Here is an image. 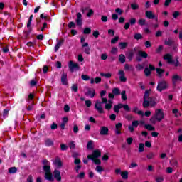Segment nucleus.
Wrapping results in <instances>:
<instances>
[{
  "instance_id": "bf43d9fd",
  "label": "nucleus",
  "mask_w": 182,
  "mask_h": 182,
  "mask_svg": "<svg viewBox=\"0 0 182 182\" xmlns=\"http://www.w3.org/2000/svg\"><path fill=\"white\" fill-rule=\"evenodd\" d=\"M122 127H123V124H122L120 122L118 124H116V125H115V129H117L120 130V129H122Z\"/></svg>"
},
{
  "instance_id": "f03ea898",
  "label": "nucleus",
  "mask_w": 182,
  "mask_h": 182,
  "mask_svg": "<svg viewBox=\"0 0 182 182\" xmlns=\"http://www.w3.org/2000/svg\"><path fill=\"white\" fill-rule=\"evenodd\" d=\"M163 119H164V112L161 109H158L155 110V113L150 118L149 122L152 124H156L157 122H161Z\"/></svg>"
},
{
  "instance_id": "09e8293b",
  "label": "nucleus",
  "mask_w": 182,
  "mask_h": 182,
  "mask_svg": "<svg viewBox=\"0 0 182 182\" xmlns=\"http://www.w3.org/2000/svg\"><path fill=\"white\" fill-rule=\"evenodd\" d=\"M81 79H82V80L87 81V80H89L90 79V77H89V75H82L81 76Z\"/></svg>"
},
{
  "instance_id": "774afa93",
  "label": "nucleus",
  "mask_w": 182,
  "mask_h": 182,
  "mask_svg": "<svg viewBox=\"0 0 182 182\" xmlns=\"http://www.w3.org/2000/svg\"><path fill=\"white\" fill-rule=\"evenodd\" d=\"M132 126L134 127H137V126H139V121H133L132 122Z\"/></svg>"
},
{
  "instance_id": "864d4df0",
  "label": "nucleus",
  "mask_w": 182,
  "mask_h": 182,
  "mask_svg": "<svg viewBox=\"0 0 182 182\" xmlns=\"http://www.w3.org/2000/svg\"><path fill=\"white\" fill-rule=\"evenodd\" d=\"M71 89L73 92H77V89H78L77 85L76 84L73 85V86L71 87Z\"/></svg>"
},
{
  "instance_id": "5fc2aeb1",
  "label": "nucleus",
  "mask_w": 182,
  "mask_h": 182,
  "mask_svg": "<svg viewBox=\"0 0 182 182\" xmlns=\"http://www.w3.org/2000/svg\"><path fill=\"white\" fill-rule=\"evenodd\" d=\"M60 149L63 151H65V150H68V146L65 145V144H61Z\"/></svg>"
},
{
  "instance_id": "e433bc0d",
  "label": "nucleus",
  "mask_w": 182,
  "mask_h": 182,
  "mask_svg": "<svg viewBox=\"0 0 182 182\" xmlns=\"http://www.w3.org/2000/svg\"><path fill=\"white\" fill-rule=\"evenodd\" d=\"M156 73H158V75H159L160 77H161V75H163V73H164V70H163L161 68H156Z\"/></svg>"
},
{
  "instance_id": "680f3d73",
  "label": "nucleus",
  "mask_w": 182,
  "mask_h": 182,
  "mask_svg": "<svg viewBox=\"0 0 182 182\" xmlns=\"http://www.w3.org/2000/svg\"><path fill=\"white\" fill-rule=\"evenodd\" d=\"M26 182H33V176L32 175L28 176Z\"/></svg>"
},
{
  "instance_id": "a18cd8bd",
  "label": "nucleus",
  "mask_w": 182,
  "mask_h": 182,
  "mask_svg": "<svg viewBox=\"0 0 182 182\" xmlns=\"http://www.w3.org/2000/svg\"><path fill=\"white\" fill-rule=\"evenodd\" d=\"M85 176H86L85 172H81V173H80V174H78L77 176V178H80L82 180V179L85 178Z\"/></svg>"
},
{
  "instance_id": "393cba45",
  "label": "nucleus",
  "mask_w": 182,
  "mask_h": 182,
  "mask_svg": "<svg viewBox=\"0 0 182 182\" xmlns=\"http://www.w3.org/2000/svg\"><path fill=\"white\" fill-rule=\"evenodd\" d=\"M124 68L125 70H134V68H133V65H130L129 64H125Z\"/></svg>"
},
{
  "instance_id": "473e14b6",
  "label": "nucleus",
  "mask_w": 182,
  "mask_h": 182,
  "mask_svg": "<svg viewBox=\"0 0 182 182\" xmlns=\"http://www.w3.org/2000/svg\"><path fill=\"white\" fill-rule=\"evenodd\" d=\"M87 149L88 150H92V149H93V141H90L87 143Z\"/></svg>"
},
{
  "instance_id": "a878e982",
  "label": "nucleus",
  "mask_w": 182,
  "mask_h": 182,
  "mask_svg": "<svg viewBox=\"0 0 182 182\" xmlns=\"http://www.w3.org/2000/svg\"><path fill=\"white\" fill-rule=\"evenodd\" d=\"M138 53L139 56H141V58H144V59L147 58V56H149L147 53H146L145 51H139Z\"/></svg>"
},
{
  "instance_id": "1a4fd4ad",
  "label": "nucleus",
  "mask_w": 182,
  "mask_h": 182,
  "mask_svg": "<svg viewBox=\"0 0 182 182\" xmlns=\"http://www.w3.org/2000/svg\"><path fill=\"white\" fill-rule=\"evenodd\" d=\"M178 82H182L181 76L178 75V74H174L172 76V83L173 85H176Z\"/></svg>"
},
{
  "instance_id": "39448f33",
  "label": "nucleus",
  "mask_w": 182,
  "mask_h": 182,
  "mask_svg": "<svg viewBox=\"0 0 182 182\" xmlns=\"http://www.w3.org/2000/svg\"><path fill=\"white\" fill-rule=\"evenodd\" d=\"M159 92H162V90H166L167 89V82L163 80L158 83V86L156 87Z\"/></svg>"
},
{
  "instance_id": "69168bd1",
  "label": "nucleus",
  "mask_w": 182,
  "mask_h": 182,
  "mask_svg": "<svg viewBox=\"0 0 182 182\" xmlns=\"http://www.w3.org/2000/svg\"><path fill=\"white\" fill-rule=\"evenodd\" d=\"M85 105H86L87 107H90L92 106V102H90V100H86Z\"/></svg>"
},
{
  "instance_id": "2f4dec72",
  "label": "nucleus",
  "mask_w": 182,
  "mask_h": 182,
  "mask_svg": "<svg viewBox=\"0 0 182 182\" xmlns=\"http://www.w3.org/2000/svg\"><path fill=\"white\" fill-rule=\"evenodd\" d=\"M145 127L146 129H147V130H149L151 132L156 130V128H154V127L151 126V124H146Z\"/></svg>"
},
{
  "instance_id": "aec40b11",
  "label": "nucleus",
  "mask_w": 182,
  "mask_h": 182,
  "mask_svg": "<svg viewBox=\"0 0 182 182\" xmlns=\"http://www.w3.org/2000/svg\"><path fill=\"white\" fill-rule=\"evenodd\" d=\"M164 59L168 61V63H174V61H173V56L170 54H166L164 55Z\"/></svg>"
},
{
  "instance_id": "c756f323",
  "label": "nucleus",
  "mask_w": 182,
  "mask_h": 182,
  "mask_svg": "<svg viewBox=\"0 0 182 182\" xmlns=\"http://www.w3.org/2000/svg\"><path fill=\"white\" fill-rule=\"evenodd\" d=\"M144 72L145 73V76H150V75H151V71L147 67L145 68Z\"/></svg>"
},
{
  "instance_id": "e2e57ef3",
  "label": "nucleus",
  "mask_w": 182,
  "mask_h": 182,
  "mask_svg": "<svg viewBox=\"0 0 182 182\" xmlns=\"http://www.w3.org/2000/svg\"><path fill=\"white\" fill-rule=\"evenodd\" d=\"M114 112H115V113H119V112H120V108H119L118 105L114 106Z\"/></svg>"
},
{
  "instance_id": "9d476101",
  "label": "nucleus",
  "mask_w": 182,
  "mask_h": 182,
  "mask_svg": "<svg viewBox=\"0 0 182 182\" xmlns=\"http://www.w3.org/2000/svg\"><path fill=\"white\" fill-rule=\"evenodd\" d=\"M148 99H150V90H146L144 95L143 107H146V106H147V104L149 103L147 102Z\"/></svg>"
},
{
  "instance_id": "7ed1b4c3",
  "label": "nucleus",
  "mask_w": 182,
  "mask_h": 182,
  "mask_svg": "<svg viewBox=\"0 0 182 182\" xmlns=\"http://www.w3.org/2000/svg\"><path fill=\"white\" fill-rule=\"evenodd\" d=\"M100 156H102V152L99 150H95L92 155L87 156V159L88 160H92L95 164H102L100 159H98Z\"/></svg>"
},
{
  "instance_id": "0e129e2a",
  "label": "nucleus",
  "mask_w": 182,
  "mask_h": 182,
  "mask_svg": "<svg viewBox=\"0 0 182 182\" xmlns=\"http://www.w3.org/2000/svg\"><path fill=\"white\" fill-rule=\"evenodd\" d=\"M70 149H75L76 147V145L75 144V142L71 141L69 143Z\"/></svg>"
},
{
  "instance_id": "412c9836",
  "label": "nucleus",
  "mask_w": 182,
  "mask_h": 182,
  "mask_svg": "<svg viewBox=\"0 0 182 182\" xmlns=\"http://www.w3.org/2000/svg\"><path fill=\"white\" fill-rule=\"evenodd\" d=\"M134 113L138 114L139 116H144V112L141 110H139V108L137 107H134L133 108Z\"/></svg>"
},
{
  "instance_id": "c03bdc74",
  "label": "nucleus",
  "mask_w": 182,
  "mask_h": 182,
  "mask_svg": "<svg viewBox=\"0 0 182 182\" xmlns=\"http://www.w3.org/2000/svg\"><path fill=\"white\" fill-rule=\"evenodd\" d=\"M126 141H127V144L128 146H130L133 143V138L129 137V138L127 139Z\"/></svg>"
},
{
  "instance_id": "b1692460",
  "label": "nucleus",
  "mask_w": 182,
  "mask_h": 182,
  "mask_svg": "<svg viewBox=\"0 0 182 182\" xmlns=\"http://www.w3.org/2000/svg\"><path fill=\"white\" fill-rule=\"evenodd\" d=\"M62 43H63V40H61L60 41H57V44L55 47V51L58 52V50H59V48H60V46H62Z\"/></svg>"
},
{
  "instance_id": "cd10ccee",
  "label": "nucleus",
  "mask_w": 182,
  "mask_h": 182,
  "mask_svg": "<svg viewBox=\"0 0 182 182\" xmlns=\"http://www.w3.org/2000/svg\"><path fill=\"white\" fill-rule=\"evenodd\" d=\"M119 59L121 63H124V62H126V56L123 54L119 55Z\"/></svg>"
},
{
  "instance_id": "dca6fc26",
  "label": "nucleus",
  "mask_w": 182,
  "mask_h": 182,
  "mask_svg": "<svg viewBox=\"0 0 182 182\" xmlns=\"http://www.w3.org/2000/svg\"><path fill=\"white\" fill-rule=\"evenodd\" d=\"M53 175L57 181H60L62 180V176H60V171H59V170H54Z\"/></svg>"
},
{
  "instance_id": "f704fd0d",
  "label": "nucleus",
  "mask_w": 182,
  "mask_h": 182,
  "mask_svg": "<svg viewBox=\"0 0 182 182\" xmlns=\"http://www.w3.org/2000/svg\"><path fill=\"white\" fill-rule=\"evenodd\" d=\"M172 113H173V114H175V117H178V116H181V114L178 113V109H173Z\"/></svg>"
},
{
  "instance_id": "f3484780",
  "label": "nucleus",
  "mask_w": 182,
  "mask_h": 182,
  "mask_svg": "<svg viewBox=\"0 0 182 182\" xmlns=\"http://www.w3.org/2000/svg\"><path fill=\"white\" fill-rule=\"evenodd\" d=\"M95 94H96V91L94 89L88 90L87 92L85 93L86 96H89L92 99L95 97Z\"/></svg>"
},
{
  "instance_id": "4d7b16f0",
  "label": "nucleus",
  "mask_w": 182,
  "mask_h": 182,
  "mask_svg": "<svg viewBox=\"0 0 182 182\" xmlns=\"http://www.w3.org/2000/svg\"><path fill=\"white\" fill-rule=\"evenodd\" d=\"M170 4H171V0H165V2L164 4V6H169Z\"/></svg>"
},
{
  "instance_id": "f257e3e1",
  "label": "nucleus",
  "mask_w": 182,
  "mask_h": 182,
  "mask_svg": "<svg viewBox=\"0 0 182 182\" xmlns=\"http://www.w3.org/2000/svg\"><path fill=\"white\" fill-rule=\"evenodd\" d=\"M43 170L45 171V178L46 180H48V181H53V175L50 171V163L48 161V160L45 159L43 161Z\"/></svg>"
},
{
  "instance_id": "6e6d98bb",
  "label": "nucleus",
  "mask_w": 182,
  "mask_h": 182,
  "mask_svg": "<svg viewBox=\"0 0 182 182\" xmlns=\"http://www.w3.org/2000/svg\"><path fill=\"white\" fill-rule=\"evenodd\" d=\"M173 16L175 19H177V18H178V16H180V12L179 11H175L173 14Z\"/></svg>"
},
{
  "instance_id": "bb28decb",
  "label": "nucleus",
  "mask_w": 182,
  "mask_h": 182,
  "mask_svg": "<svg viewBox=\"0 0 182 182\" xmlns=\"http://www.w3.org/2000/svg\"><path fill=\"white\" fill-rule=\"evenodd\" d=\"M134 39H136V41H139V39H143V36L141 33H135L134 35Z\"/></svg>"
},
{
  "instance_id": "4be33fe9",
  "label": "nucleus",
  "mask_w": 182,
  "mask_h": 182,
  "mask_svg": "<svg viewBox=\"0 0 182 182\" xmlns=\"http://www.w3.org/2000/svg\"><path fill=\"white\" fill-rule=\"evenodd\" d=\"M121 176L124 180H127V178H129V172H127V171L121 172Z\"/></svg>"
},
{
  "instance_id": "ddd939ff",
  "label": "nucleus",
  "mask_w": 182,
  "mask_h": 182,
  "mask_svg": "<svg viewBox=\"0 0 182 182\" xmlns=\"http://www.w3.org/2000/svg\"><path fill=\"white\" fill-rule=\"evenodd\" d=\"M53 162L54 166H55L57 168H62L63 164L62 163V160H60L59 157L55 158V159L53 160Z\"/></svg>"
},
{
  "instance_id": "603ef678",
  "label": "nucleus",
  "mask_w": 182,
  "mask_h": 182,
  "mask_svg": "<svg viewBox=\"0 0 182 182\" xmlns=\"http://www.w3.org/2000/svg\"><path fill=\"white\" fill-rule=\"evenodd\" d=\"M68 28H76V23H75L73 21H71L68 24Z\"/></svg>"
},
{
  "instance_id": "423d86ee",
  "label": "nucleus",
  "mask_w": 182,
  "mask_h": 182,
  "mask_svg": "<svg viewBox=\"0 0 182 182\" xmlns=\"http://www.w3.org/2000/svg\"><path fill=\"white\" fill-rule=\"evenodd\" d=\"M102 103H105V109L106 110H110L113 106V101L109 100L107 102V99L102 97Z\"/></svg>"
},
{
  "instance_id": "de8ad7c7",
  "label": "nucleus",
  "mask_w": 182,
  "mask_h": 182,
  "mask_svg": "<svg viewBox=\"0 0 182 182\" xmlns=\"http://www.w3.org/2000/svg\"><path fill=\"white\" fill-rule=\"evenodd\" d=\"M131 8L133 9V11H136V9H139V4H132Z\"/></svg>"
},
{
  "instance_id": "7c9ffc66",
  "label": "nucleus",
  "mask_w": 182,
  "mask_h": 182,
  "mask_svg": "<svg viewBox=\"0 0 182 182\" xmlns=\"http://www.w3.org/2000/svg\"><path fill=\"white\" fill-rule=\"evenodd\" d=\"M144 151V144L140 143L139 146V152L143 153Z\"/></svg>"
},
{
  "instance_id": "5701e85b",
  "label": "nucleus",
  "mask_w": 182,
  "mask_h": 182,
  "mask_svg": "<svg viewBox=\"0 0 182 182\" xmlns=\"http://www.w3.org/2000/svg\"><path fill=\"white\" fill-rule=\"evenodd\" d=\"M46 146L48 147H50V146H53V141L50 139H46L45 141Z\"/></svg>"
},
{
  "instance_id": "ea45409f",
  "label": "nucleus",
  "mask_w": 182,
  "mask_h": 182,
  "mask_svg": "<svg viewBox=\"0 0 182 182\" xmlns=\"http://www.w3.org/2000/svg\"><path fill=\"white\" fill-rule=\"evenodd\" d=\"M103 167L100 166H97L95 168V171L97 173H102V171H103Z\"/></svg>"
},
{
  "instance_id": "6ab92c4d",
  "label": "nucleus",
  "mask_w": 182,
  "mask_h": 182,
  "mask_svg": "<svg viewBox=\"0 0 182 182\" xmlns=\"http://www.w3.org/2000/svg\"><path fill=\"white\" fill-rule=\"evenodd\" d=\"M145 16H146L148 19H154V18H156V16L153 14V11H146L145 13Z\"/></svg>"
},
{
  "instance_id": "13d9d810",
  "label": "nucleus",
  "mask_w": 182,
  "mask_h": 182,
  "mask_svg": "<svg viewBox=\"0 0 182 182\" xmlns=\"http://www.w3.org/2000/svg\"><path fill=\"white\" fill-rule=\"evenodd\" d=\"M173 43V41H171V39L166 40L164 42L165 45H167L168 46H170V45H171Z\"/></svg>"
},
{
  "instance_id": "6e6552de",
  "label": "nucleus",
  "mask_w": 182,
  "mask_h": 182,
  "mask_svg": "<svg viewBox=\"0 0 182 182\" xmlns=\"http://www.w3.org/2000/svg\"><path fill=\"white\" fill-rule=\"evenodd\" d=\"M103 102H100L98 100L96 101L95 107L97 112L100 113H105V110L103 109V107L102 106Z\"/></svg>"
},
{
  "instance_id": "20e7f679",
  "label": "nucleus",
  "mask_w": 182,
  "mask_h": 182,
  "mask_svg": "<svg viewBox=\"0 0 182 182\" xmlns=\"http://www.w3.org/2000/svg\"><path fill=\"white\" fill-rule=\"evenodd\" d=\"M68 68L70 72H75V70H79L80 69L79 64L77 63H73V61L69 62Z\"/></svg>"
},
{
  "instance_id": "a211bd4d",
  "label": "nucleus",
  "mask_w": 182,
  "mask_h": 182,
  "mask_svg": "<svg viewBox=\"0 0 182 182\" xmlns=\"http://www.w3.org/2000/svg\"><path fill=\"white\" fill-rule=\"evenodd\" d=\"M61 82L63 85H68V74L63 73V75L61 76Z\"/></svg>"
},
{
  "instance_id": "3c124183",
  "label": "nucleus",
  "mask_w": 182,
  "mask_h": 182,
  "mask_svg": "<svg viewBox=\"0 0 182 182\" xmlns=\"http://www.w3.org/2000/svg\"><path fill=\"white\" fill-rule=\"evenodd\" d=\"M139 165L137 164V163L136 162H132L130 166H129V168H134L136 167H137Z\"/></svg>"
},
{
  "instance_id": "49530a36",
  "label": "nucleus",
  "mask_w": 182,
  "mask_h": 182,
  "mask_svg": "<svg viewBox=\"0 0 182 182\" xmlns=\"http://www.w3.org/2000/svg\"><path fill=\"white\" fill-rule=\"evenodd\" d=\"M122 99V100H127V96H126V91L124 90L121 93Z\"/></svg>"
},
{
  "instance_id": "f8f14e48",
  "label": "nucleus",
  "mask_w": 182,
  "mask_h": 182,
  "mask_svg": "<svg viewBox=\"0 0 182 182\" xmlns=\"http://www.w3.org/2000/svg\"><path fill=\"white\" fill-rule=\"evenodd\" d=\"M147 102H148L147 105L146 107H144V109H146V107H149V106H150L151 107H154V106L157 105L154 98H152V97L148 98Z\"/></svg>"
},
{
  "instance_id": "052dcab7",
  "label": "nucleus",
  "mask_w": 182,
  "mask_h": 182,
  "mask_svg": "<svg viewBox=\"0 0 182 182\" xmlns=\"http://www.w3.org/2000/svg\"><path fill=\"white\" fill-rule=\"evenodd\" d=\"M117 52H118V50H117V48L116 47L112 48V49L111 50V53H112V55H116Z\"/></svg>"
},
{
  "instance_id": "8fccbe9b",
  "label": "nucleus",
  "mask_w": 182,
  "mask_h": 182,
  "mask_svg": "<svg viewBox=\"0 0 182 182\" xmlns=\"http://www.w3.org/2000/svg\"><path fill=\"white\" fill-rule=\"evenodd\" d=\"M146 157L149 160H151L154 157V153L151 152L146 155Z\"/></svg>"
},
{
  "instance_id": "338daca9",
  "label": "nucleus",
  "mask_w": 182,
  "mask_h": 182,
  "mask_svg": "<svg viewBox=\"0 0 182 182\" xmlns=\"http://www.w3.org/2000/svg\"><path fill=\"white\" fill-rule=\"evenodd\" d=\"M117 41H119V37H115L114 38L111 40V43L114 44L116 43V42H117Z\"/></svg>"
},
{
  "instance_id": "9b49d317",
  "label": "nucleus",
  "mask_w": 182,
  "mask_h": 182,
  "mask_svg": "<svg viewBox=\"0 0 182 182\" xmlns=\"http://www.w3.org/2000/svg\"><path fill=\"white\" fill-rule=\"evenodd\" d=\"M75 22L77 26H82V25H83V18H82V14L80 13L77 14V18L75 20Z\"/></svg>"
},
{
  "instance_id": "a19ab883",
  "label": "nucleus",
  "mask_w": 182,
  "mask_h": 182,
  "mask_svg": "<svg viewBox=\"0 0 182 182\" xmlns=\"http://www.w3.org/2000/svg\"><path fill=\"white\" fill-rule=\"evenodd\" d=\"M90 32H92V29H90V28H85L84 29L83 33L85 35H89V33H90Z\"/></svg>"
},
{
  "instance_id": "37998d69",
  "label": "nucleus",
  "mask_w": 182,
  "mask_h": 182,
  "mask_svg": "<svg viewBox=\"0 0 182 182\" xmlns=\"http://www.w3.org/2000/svg\"><path fill=\"white\" fill-rule=\"evenodd\" d=\"M115 12H116V14H118V15H122L124 11H123V9H120V8H117V9H115Z\"/></svg>"
},
{
  "instance_id": "4468645a",
  "label": "nucleus",
  "mask_w": 182,
  "mask_h": 182,
  "mask_svg": "<svg viewBox=\"0 0 182 182\" xmlns=\"http://www.w3.org/2000/svg\"><path fill=\"white\" fill-rule=\"evenodd\" d=\"M100 134L101 136H107L109 134V128L105 126L101 127L100 128Z\"/></svg>"
},
{
  "instance_id": "0eeeda50",
  "label": "nucleus",
  "mask_w": 182,
  "mask_h": 182,
  "mask_svg": "<svg viewBox=\"0 0 182 182\" xmlns=\"http://www.w3.org/2000/svg\"><path fill=\"white\" fill-rule=\"evenodd\" d=\"M118 75L119 77L120 82H122L123 83H125V82H127V78L126 77V73L123 70H119L118 72Z\"/></svg>"
},
{
  "instance_id": "79ce46f5",
  "label": "nucleus",
  "mask_w": 182,
  "mask_h": 182,
  "mask_svg": "<svg viewBox=\"0 0 182 182\" xmlns=\"http://www.w3.org/2000/svg\"><path fill=\"white\" fill-rule=\"evenodd\" d=\"M156 182H163V181H164V177H163L162 176H157L156 178Z\"/></svg>"
},
{
  "instance_id": "c9c22d12",
  "label": "nucleus",
  "mask_w": 182,
  "mask_h": 182,
  "mask_svg": "<svg viewBox=\"0 0 182 182\" xmlns=\"http://www.w3.org/2000/svg\"><path fill=\"white\" fill-rule=\"evenodd\" d=\"M136 70H139V71L143 70V69H144V65L138 64V65H136Z\"/></svg>"
},
{
  "instance_id": "4c0bfd02",
  "label": "nucleus",
  "mask_w": 182,
  "mask_h": 182,
  "mask_svg": "<svg viewBox=\"0 0 182 182\" xmlns=\"http://www.w3.org/2000/svg\"><path fill=\"white\" fill-rule=\"evenodd\" d=\"M119 46L121 49H126V48L127 47V43L126 42L119 43Z\"/></svg>"
},
{
  "instance_id": "2eb2a0df",
  "label": "nucleus",
  "mask_w": 182,
  "mask_h": 182,
  "mask_svg": "<svg viewBox=\"0 0 182 182\" xmlns=\"http://www.w3.org/2000/svg\"><path fill=\"white\" fill-rule=\"evenodd\" d=\"M82 48H83V50L86 55H90V48L89 47L88 43H82Z\"/></svg>"
},
{
  "instance_id": "c85d7f7f",
  "label": "nucleus",
  "mask_w": 182,
  "mask_h": 182,
  "mask_svg": "<svg viewBox=\"0 0 182 182\" xmlns=\"http://www.w3.org/2000/svg\"><path fill=\"white\" fill-rule=\"evenodd\" d=\"M16 171H18L16 167H11L9 169V173H10V174H15Z\"/></svg>"
},
{
  "instance_id": "58836bf2",
  "label": "nucleus",
  "mask_w": 182,
  "mask_h": 182,
  "mask_svg": "<svg viewBox=\"0 0 182 182\" xmlns=\"http://www.w3.org/2000/svg\"><path fill=\"white\" fill-rule=\"evenodd\" d=\"M112 93L113 95H120V90L119 88H114L112 90Z\"/></svg>"
},
{
  "instance_id": "72a5a7b5",
  "label": "nucleus",
  "mask_w": 182,
  "mask_h": 182,
  "mask_svg": "<svg viewBox=\"0 0 182 182\" xmlns=\"http://www.w3.org/2000/svg\"><path fill=\"white\" fill-rule=\"evenodd\" d=\"M138 23L139 25H140V26H143L146 25V19L140 18L138 21Z\"/></svg>"
}]
</instances>
